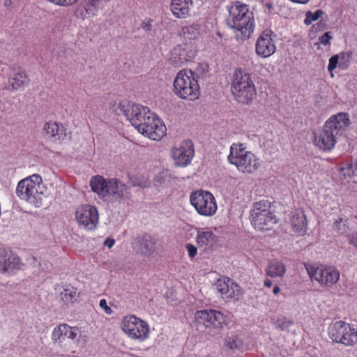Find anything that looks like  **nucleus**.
I'll use <instances>...</instances> for the list:
<instances>
[{"label":"nucleus","instance_id":"1","mask_svg":"<svg viewBox=\"0 0 357 357\" xmlns=\"http://www.w3.org/2000/svg\"><path fill=\"white\" fill-rule=\"evenodd\" d=\"M118 109L139 133L150 139L159 141L166 135L165 124L148 107L138 104L121 102L118 105Z\"/></svg>","mask_w":357,"mask_h":357},{"label":"nucleus","instance_id":"45","mask_svg":"<svg viewBox=\"0 0 357 357\" xmlns=\"http://www.w3.org/2000/svg\"><path fill=\"white\" fill-rule=\"evenodd\" d=\"M114 245V239L108 238V239H107L105 241V245L107 246L109 248H112Z\"/></svg>","mask_w":357,"mask_h":357},{"label":"nucleus","instance_id":"46","mask_svg":"<svg viewBox=\"0 0 357 357\" xmlns=\"http://www.w3.org/2000/svg\"><path fill=\"white\" fill-rule=\"evenodd\" d=\"M76 13H77V17H80V18H82L83 20L86 19V18H88V15H84V13H85L84 10H79V13H77L76 11Z\"/></svg>","mask_w":357,"mask_h":357},{"label":"nucleus","instance_id":"2","mask_svg":"<svg viewBox=\"0 0 357 357\" xmlns=\"http://www.w3.org/2000/svg\"><path fill=\"white\" fill-rule=\"evenodd\" d=\"M228 16L226 23L234 31L237 38L247 40L254 33L255 21L254 13L250 10L248 6L235 1L227 6Z\"/></svg>","mask_w":357,"mask_h":357},{"label":"nucleus","instance_id":"37","mask_svg":"<svg viewBox=\"0 0 357 357\" xmlns=\"http://www.w3.org/2000/svg\"><path fill=\"white\" fill-rule=\"evenodd\" d=\"M99 305L100 307L104 310V312L107 314H112V312H113V310H112V308L110 307H109L107 305V301L103 298V299H101L99 302Z\"/></svg>","mask_w":357,"mask_h":357},{"label":"nucleus","instance_id":"34","mask_svg":"<svg viewBox=\"0 0 357 357\" xmlns=\"http://www.w3.org/2000/svg\"><path fill=\"white\" fill-rule=\"evenodd\" d=\"M322 15L323 11L321 10H317L314 13L307 11L305 14V18L304 20L305 24H311L313 22L317 20Z\"/></svg>","mask_w":357,"mask_h":357},{"label":"nucleus","instance_id":"43","mask_svg":"<svg viewBox=\"0 0 357 357\" xmlns=\"http://www.w3.org/2000/svg\"><path fill=\"white\" fill-rule=\"evenodd\" d=\"M108 2L109 0H89V4L93 7L98 6L100 2Z\"/></svg>","mask_w":357,"mask_h":357},{"label":"nucleus","instance_id":"26","mask_svg":"<svg viewBox=\"0 0 357 357\" xmlns=\"http://www.w3.org/2000/svg\"><path fill=\"white\" fill-rule=\"evenodd\" d=\"M43 130L44 135L54 142L60 141L65 137L63 125L56 122L45 123Z\"/></svg>","mask_w":357,"mask_h":357},{"label":"nucleus","instance_id":"11","mask_svg":"<svg viewBox=\"0 0 357 357\" xmlns=\"http://www.w3.org/2000/svg\"><path fill=\"white\" fill-rule=\"evenodd\" d=\"M121 328L122 331L131 340L139 342H144L149 337L150 327L148 323L135 315L123 317Z\"/></svg>","mask_w":357,"mask_h":357},{"label":"nucleus","instance_id":"44","mask_svg":"<svg viewBox=\"0 0 357 357\" xmlns=\"http://www.w3.org/2000/svg\"><path fill=\"white\" fill-rule=\"evenodd\" d=\"M151 21H149V22H143L142 24V27L146 30V31H150L151 29Z\"/></svg>","mask_w":357,"mask_h":357},{"label":"nucleus","instance_id":"8","mask_svg":"<svg viewBox=\"0 0 357 357\" xmlns=\"http://www.w3.org/2000/svg\"><path fill=\"white\" fill-rule=\"evenodd\" d=\"M231 93L237 102L250 104L257 95L252 75L241 69L236 70L231 82Z\"/></svg>","mask_w":357,"mask_h":357},{"label":"nucleus","instance_id":"47","mask_svg":"<svg viewBox=\"0 0 357 357\" xmlns=\"http://www.w3.org/2000/svg\"><path fill=\"white\" fill-rule=\"evenodd\" d=\"M264 284L266 287H271L272 286V281L269 279H266L264 282Z\"/></svg>","mask_w":357,"mask_h":357},{"label":"nucleus","instance_id":"27","mask_svg":"<svg viewBox=\"0 0 357 357\" xmlns=\"http://www.w3.org/2000/svg\"><path fill=\"white\" fill-rule=\"evenodd\" d=\"M192 5V0H172L170 10L174 17L185 18L189 15V10Z\"/></svg>","mask_w":357,"mask_h":357},{"label":"nucleus","instance_id":"12","mask_svg":"<svg viewBox=\"0 0 357 357\" xmlns=\"http://www.w3.org/2000/svg\"><path fill=\"white\" fill-rule=\"evenodd\" d=\"M305 268L310 279L317 281L321 286L331 287L340 280V273L333 266L307 265Z\"/></svg>","mask_w":357,"mask_h":357},{"label":"nucleus","instance_id":"41","mask_svg":"<svg viewBox=\"0 0 357 357\" xmlns=\"http://www.w3.org/2000/svg\"><path fill=\"white\" fill-rule=\"evenodd\" d=\"M132 185L139 186L141 188H146L148 185V183L146 179L142 178V180L139 181L132 180Z\"/></svg>","mask_w":357,"mask_h":357},{"label":"nucleus","instance_id":"36","mask_svg":"<svg viewBox=\"0 0 357 357\" xmlns=\"http://www.w3.org/2000/svg\"><path fill=\"white\" fill-rule=\"evenodd\" d=\"M292 324L293 322L285 317H280L274 321V325L275 327L282 331L288 330L292 326Z\"/></svg>","mask_w":357,"mask_h":357},{"label":"nucleus","instance_id":"40","mask_svg":"<svg viewBox=\"0 0 357 357\" xmlns=\"http://www.w3.org/2000/svg\"><path fill=\"white\" fill-rule=\"evenodd\" d=\"M347 240L350 245L357 248V231L349 234L347 236Z\"/></svg>","mask_w":357,"mask_h":357},{"label":"nucleus","instance_id":"9","mask_svg":"<svg viewBox=\"0 0 357 357\" xmlns=\"http://www.w3.org/2000/svg\"><path fill=\"white\" fill-rule=\"evenodd\" d=\"M1 72L7 77V81L0 86V93L2 96L24 91L29 85L30 79L28 75L20 67L14 64L8 65L2 67Z\"/></svg>","mask_w":357,"mask_h":357},{"label":"nucleus","instance_id":"38","mask_svg":"<svg viewBox=\"0 0 357 357\" xmlns=\"http://www.w3.org/2000/svg\"><path fill=\"white\" fill-rule=\"evenodd\" d=\"M331 39L332 36L330 35V33L326 32L319 38V41L321 44L324 45H327L331 43Z\"/></svg>","mask_w":357,"mask_h":357},{"label":"nucleus","instance_id":"13","mask_svg":"<svg viewBox=\"0 0 357 357\" xmlns=\"http://www.w3.org/2000/svg\"><path fill=\"white\" fill-rule=\"evenodd\" d=\"M190 202L196 211L202 216H213L218 209L214 196L206 190H198L192 192L190 196Z\"/></svg>","mask_w":357,"mask_h":357},{"label":"nucleus","instance_id":"24","mask_svg":"<svg viewBox=\"0 0 357 357\" xmlns=\"http://www.w3.org/2000/svg\"><path fill=\"white\" fill-rule=\"evenodd\" d=\"M352 59L351 52H341L339 54L332 56L329 59L328 70L331 77H334L333 70L338 68L340 70H345L350 66Z\"/></svg>","mask_w":357,"mask_h":357},{"label":"nucleus","instance_id":"23","mask_svg":"<svg viewBox=\"0 0 357 357\" xmlns=\"http://www.w3.org/2000/svg\"><path fill=\"white\" fill-rule=\"evenodd\" d=\"M79 335H80V331L77 327L62 324L53 329L51 337L54 343L61 344L64 337L74 340Z\"/></svg>","mask_w":357,"mask_h":357},{"label":"nucleus","instance_id":"25","mask_svg":"<svg viewBox=\"0 0 357 357\" xmlns=\"http://www.w3.org/2000/svg\"><path fill=\"white\" fill-rule=\"evenodd\" d=\"M289 222L293 231L298 236L305 234L307 229V222L303 211L297 210L293 212Z\"/></svg>","mask_w":357,"mask_h":357},{"label":"nucleus","instance_id":"42","mask_svg":"<svg viewBox=\"0 0 357 357\" xmlns=\"http://www.w3.org/2000/svg\"><path fill=\"white\" fill-rule=\"evenodd\" d=\"M79 10H84L85 13L84 15H88V17H91V15H93L94 14L92 13L91 9L82 6H79L77 8V12L79 13Z\"/></svg>","mask_w":357,"mask_h":357},{"label":"nucleus","instance_id":"30","mask_svg":"<svg viewBox=\"0 0 357 357\" xmlns=\"http://www.w3.org/2000/svg\"><path fill=\"white\" fill-rule=\"evenodd\" d=\"M155 241L151 236L146 235L140 243V251L146 256L152 255L155 251Z\"/></svg>","mask_w":357,"mask_h":357},{"label":"nucleus","instance_id":"10","mask_svg":"<svg viewBox=\"0 0 357 357\" xmlns=\"http://www.w3.org/2000/svg\"><path fill=\"white\" fill-rule=\"evenodd\" d=\"M250 219L257 230H270L277 223L275 215L271 211V204L268 200L255 202L250 210Z\"/></svg>","mask_w":357,"mask_h":357},{"label":"nucleus","instance_id":"49","mask_svg":"<svg viewBox=\"0 0 357 357\" xmlns=\"http://www.w3.org/2000/svg\"><path fill=\"white\" fill-rule=\"evenodd\" d=\"M11 4H12V1L11 0H5V1H4V6H5L8 7Z\"/></svg>","mask_w":357,"mask_h":357},{"label":"nucleus","instance_id":"14","mask_svg":"<svg viewBox=\"0 0 357 357\" xmlns=\"http://www.w3.org/2000/svg\"><path fill=\"white\" fill-rule=\"evenodd\" d=\"M330 338L336 343L351 346L357 342V331L351 325L337 321L328 328Z\"/></svg>","mask_w":357,"mask_h":357},{"label":"nucleus","instance_id":"39","mask_svg":"<svg viewBox=\"0 0 357 357\" xmlns=\"http://www.w3.org/2000/svg\"><path fill=\"white\" fill-rule=\"evenodd\" d=\"M185 248L188 251V256L190 258H194L197 253V246L196 247L192 244H187L185 245Z\"/></svg>","mask_w":357,"mask_h":357},{"label":"nucleus","instance_id":"17","mask_svg":"<svg viewBox=\"0 0 357 357\" xmlns=\"http://www.w3.org/2000/svg\"><path fill=\"white\" fill-rule=\"evenodd\" d=\"M194 153L193 144L189 140H185L171 149V155L175 165L182 167L190 163Z\"/></svg>","mask_w":357,"mask_h":357},{"label":"nucleus","instance_id":"35","mask_svg":"<svg viewBox=\"0 0 357 357\" xmlns=\"http://www.w3.org/2000/svg\"><path fill=\"white\" fill-rule=\"evenodd\" d=\"M341 171L344 176L349 177L354 175L357 176V160L354 165L349 162L345 163L341 168Z\"/></svg>","mask_w":357,"mask_h":357},{"label":"nucleus","instance_id":"22","mask_svg":"<svg viewBox=\"0 0 357 357\" xmlns=\"http://www.w3.org/2000/svg\"><path fill=\"white\" fill-rule=\"evenodd\" d=\"M195 54L196 52L192 44L179 45L169 52V61L174 66H181L194 58Z\"/></svg>","mask_w":357,"mask_h":357},{"label":"nucleus","instance_id":"20","mask_svg":"<svg viewBox=\"0 0 357 357\" xmlns=\"http://www.w3.org/2000/svg\"><path fill=\"white\" fill-rule=\"evenodd\" d=\"M218 239V236L211 228L196 229V245L203 252H207L213 250L217 246Z\"/></svg>","mask_w":357,"mask_h":357},{"label":"nucleus","instance_id":"28","mask_svg":"<svg viewBox=\"0 0 357 357\" xmlns=\"http://www.w3.org/2000/svg\"><path fill=\"white\" fill-rule=\"evenodd\" d=\"M286 271V265L278 259L270 260L265 270L266 274L271 278H281L284 276Z\"/></svg>","mask_w":357,"mask_h":357},{"label":"nucleus","instance_id":"32","mask_svg":"<svg viewBox=\"0 0 357 357\" xmlns=\"http://www.w3.org/2000/svg\"><path fill=\"white\" fill-rule=\"evenodd\" d=\"M182 32L188 39H195L202 34V27L199 24H192L183 27Z\"/></svg>","mask_w":357,"mask_h":357},{"label":"nucleus","instance_id":"3","mask_svg":"<svg viewBox=\"0 0 357 357\" xmlns=\"http://www.w3.org/2000/svg\"><path fill=\"white\" fill-rule=\"evenodd\" d=\"M92 192L104 202H121L130 198V188L116 178H105L96 175L90 179Z\"/></svg>","mask_w":357,"mask_h":357},{"label":"nucleus","instance_id":"18","mask_svg":"<svg viewBox=\"0 0 357 357\" xmlns=\"http://www.w3.org/2000/svg\"><path fill=\"white\" fill-rule=\"evenodd\" d=\"M22 265L20 258L10 249L0 248V273L13 275Z\"/></svg>","mask_w":357,"mask_h":357},{"label":"nucleus","instance_id":"33","mask_svg":"<svg viewBox=\"0 0 357 357\" xmlns=\"http://www.w3.org/2000/svg\"><path fill=\"white\" fill-rule=\"evenodd\" d=\"M333 228L340 234H344L349 231V225L346 220L339 218L333 224Z\"/></svg>","mask_w":357,"mask_h":357},{"label":"nucleus","instance_id":"21","mask_svg":"<svg viewBox=\"0 0 357 357\" xmlns=\"http://www.w3.org/2000/svg\"><path fill=\"white\" fill-rule=\"evenodd\" d=\"M271 30L266 29L258 37L255 44L256 54L261 58H268L276 50Z\"/></svg>","mask_w":357,"mask_h":357},{"label":"nucleus","instance_id":"6","mask_svg":"<svg viewBox=\"0 0 357 357\" xmlns=\"http://www.w3.org/2000/svg\"><path fill=\"white\" fill-rule=\"evenodd\" d=\"M227 160L231 165L236 167L238 172L247 174H255L262 165L260 158L247 150L245 145L243 143H233L230 146Z\"/></svg>","mask_w":357,"mask_h":357},{"label":"nucleus","instance_id":"29","mask_svg":"<svg viewBox=\"0 0 357 357\" xmlns=\"http://www.w3.org/2000/svg\"><path fill=\"white\" fill-rule=\"evenodd\" d=\"M60 297L66 304L73 303L78 298L77 289L70 285H65L60 292Z\"/></svg>","mask_w":357,"mask_h":357},{"label":"nucleus","instance_id":"31","mask_svg":"<svg viewBox=\"0 0 357 357\" xmlns=\"http://www.w3.org/2000/svg\"><path fill=\"white\" fill-rule=\"evenodd\" d=\"M225 346L231 350H241L243 348V342L239 335L231 334L225 339Z\"/></svg>","mask_w":357,"mask_h":357},{"label":"nucleus","instance_id":"16","mask_svg":"<svg viewBox=\"0 0 357 357\" xmlns=\"http://www.w3.org/2000/svg\"><path fill=\"white\" fill-rule=\"evenodd\" d=\"M75 220L79 226L84 229H95L99 222V214L97 208L91 204L81 205L76 210Z\"/></svg>","mask_w":357,"mask_h":357},{"label":"nucleus","instance_id":"5","mask_svg":"<svg viewBox=\"0 0 357 357\" xmlns=\"http://www.w3.org/2000/svg\"><path fill=\"white\" fill-rule=\"evenodd\" d=\"M45 191L42 177L38 174L20 180L15 189L16 195L20 200L36 208L42 206Z\"/></svg>","mask_w":357,"mask_h":357},{"label":"nucleus","instance_id":"7","mask_svg":"<svg viewBox=\"0 0 357 357\" xmlns=\"http://www.w3.org/2000/svg\"><path fill=\"white\" fill-rule=\"evenodd\" d=\"M173 91L181 99L197 100L200 96V87L195 73L188 69L177 73L173 83Z\"/></svg>","mask_w":357,"mask_h":357},{"label":"nucleus","instance_id":"19","mask_svg":"<svg viewBox=\"0 0 357 357\" xmlns=\"http://www.w3.org/2000/svg\"><path fill=\"white\" fill-rule=\"evenodd\" d=\"M215 289L223 299L238 301L243 295V291L237 283L229 278H219L215 284Z\"/></svg>","mask_w":357,"mask_h":357},{"label":"nucleus","instance_id":"4","mask_svg":"<svg viewBox=\"0 0 357 357\" xmlns=\"http://www.w3.org/2000/svg\"><path fill=\"white\" fill-rule=\"evenodd\" d=\"M348 114L340 112L331 116L323 128L314 132V144L319 149L330 151L335 145L337 137L341 135L349 125Z\"/></svg>","mask_w":357,"mask_h":357},{"label":"nucleus","instance_id":"48","mask_svg":"<svg viewBox=\"0 0 357 357\" xmlns=\"http://www.w3.org/2000/svg\"><path fill=\"white\" fill-rule=\"evenodd\" d=\"M280 287H279L278 286H277V285H276V286H275V287H273V293L275 295H276V294H278L280 292Z\"/></svg>","mask_w":357,"mask_h":357},{"label":"nucleus","instance_id":"50","mask_svg":"<svg viewBox=\"0 0 357 357\" xmlns=\"http://www.w3.org/2000/svg\"><path fill=\"white\" fill-rule=\"evenodd\" d=\"M356 218L357 219V215L356 216Z\"/></svg>","mask_w":357,"mask_h":357},{"label":"nucleus","instance_id":"15","mask_svg":"<svg viewBox=\"0 0 357 357\" xmlns=\"http://www.w3.org/2000/svg\"><path fill=\"white\" fill-rule=\"evenodd\" d=\"M195 319L198 324H202L207 328H222L229 322L226 315L215 310L197 311Z\"/></svg>","mask_w":357,"mask_h":357}]
</instances>
